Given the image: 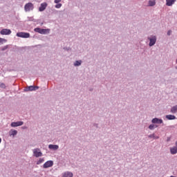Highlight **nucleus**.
<instances>
[{
	"mask_svg": "<svg viewBox=\"0 0 177 177\" xmlns=\"http://www.w3.org/2000/svg\"><path fill=\"white\" fill-rule=\"evenodd\" d=\"M157 127L158 126L152 124L149 126V129H150L151 131H153L154 128H157Z\"/></svg>",
	"mask_w": 177,
	"mask_h": 177,
	"instance_id": "4be33fe9",
	"label": "nucleus"
},
{
	"mask_svg": "<svg viewBox=\"0 0 177 177\" xmlns=\"http://www.w3.org/2000/svg\"><path fill=\"white\" fill-rule=\"evenodd\" d=\"M148 6H156V0H149L148 1Z\"/></svg>",
	"mask_w": 177,
	"mask_h": 177,
	"instance_id": "6ab92c4d",
	"label": "nucleus"
},
{
	"mask_svg": "<svg viewBox=\"0 0 177 177\" xmlns=\"http://www.w3.org/2000/svg\"><path fill=\"white\" fill-rule=\"evenodd\" d=\"M45 161V159L44 158H39V160L37 162V165H39V164H42Z\"/></svg>",
	"mask_w": 177,
	"mask_h": 177,
	"instance_id": "5701e85b",
	"label": "nucleus"
},
{
	"mask_svg": "<svg viewBox=\"0 0 177 177\" xmlns=\"http://www.w3.org/2000/svg\"><path fill=\"white\" fill-rule=\"evenodd\" d=\"M48 6V3L44 2V3H42L41 5H40V7L39 8V12H44V10H45V9H46Z\"/></svg>",
	"mask_w": 177,
	"mask_h": 177,
	"instance_id": "9b49d317",
	"label": "nucleus"
},
{
	"mask_svg": "<svg viewBox=\"0 0 177 177\" xmlns=\"http://www.w3.org/2000/svg\"><path fill=\"white\" fill-rule=\"evenodd\" d=\"M71 48L70 47H64V50H66L67 52H68V50H71Z\"/></svg>",
	"mask_w": 177,
	"mask_h": 177,
	"instance_id": "cd10ccee",
	"label": "nucleus"
},
{
	"mask_svg": "<svg viewBox=\"0 0 177 177\" xmlns=\"http://www.w3.org/2000/svg\"><path fill=\"white\" fill-rule=\"evenodd\" d=\"M50 167H53V160H48L43 165V168L44 169L50 168Z\"/></svg>",
	"mask_w": 177,
	"mask_h": 177,
	"instance_id": "1a4fd4ad",
	"label": "nucleus"
},
{
	"mask_svg": "<svg viewBox=\"0 0 177 177\" xmlns=\"http://www.w3.org/2000/svg\"><path fill=\"white\" fill-rule=\"evenodd\" d=\"M0 34L1 35H10L12 34V30L10 29L4 28L0 31Z\"/></svg>",
	"mask_w": 177,
	"mask_h": 177,
	"instance_id": "0eeeda50",
	"label": "nucleus"
},
{
	"mask_svg": "<svg viewBox=\"0 0 177 177\" xmlns=\"http://www.w3.org/2000/svg\"><path fill=\"white\" fill-rule=\"evenodd\" d=\"M24 122L23 121L12 122L10 124V127L15 128L16 127H21Z\"/></svg>",
	"mask_w": 177,
	"mask_h": 177,
	"instance_id": "6e6552de",
	"label": "nucleus"
},
{
	"mask_svg": "<svg viewBox=\"0 0 177 177\" xmlns=\"http://www.w3.org/2000/svg\"><path fill=\"white\" fill-rule=\"evenodd\" d=\"M0 88L1 89H5L6 88V85H5V83L0 82Z\"/></svg>",
	"mask_w": 177,
	"mask_h": 177,
	"instance_id": "b1692460",
	"label": "nucleus"
},
{
	"mask_svg": "<svg viewBox=\"0 0 177 177\" xmlns=\"http://www.w3.org/2000/svg\"><path fill=\"white\" fill-rule=\"evenodd\" d=\"M6 41H7L6 39H3V38L0 37V45L3 44V42H6Z\"/></svg>",
	"mask_w": 177,
	"mask_h": 177,
	"instance_id": "a878e982",
	"label": "nucleus"
},
{
	"mask_svg": "<svg viewBox=\"0 0 177 177\" xmlns=\"http://www.w3.org/2000/svg\"><path fill=\"white\" fill-rule=\"evenodd\" d=\"M82 64V60H77L74 62L73 66L75 67H80Z\"/></svg>",
	"mask_w": 177,
	"mask_h": 177,
	"instance_id": "dca6fc26",
	"label": "nucleus"
},
{
	"mask_svg": "<svg viewBox=\"0 0 177 177\" xmlns=\"http://www.w3.org/2000/svg\"><path fill=\"white\" fill-rule=\"evenodd\" d=\"M38 89H39V86H29L24 88V92H30L32 91H37Z\"/></svg>",
	"mask_w": 177,
	"mask_h": 177,
	"instance_id": "20e7f679",
	"label": "nucleus"
},
{
	"mask_svg": "<svg viewBox=\"0 0 177 177\" xmlns=\"http://www.w3.org/2000/svg\"><path fill=\"white\" fill-rule=\"evenodd\" d=\"M175 68L177 70V66H176Z\"/></svg>",
	"mask_w": 177,
	"mask_h": 177,
	"instance_id": "f704fd0d",
	"label": "nucleus"
},
{
	"mask_svg": "<svg viewBox=\"0 0 177 177\" xmlns=\"http://www.w3.org/2000/svg\"><path fill=\"white\" fill-rule=\"evenodd\" d=\"M62 4L60 3H57V4L55 5V8H56L57 9H60V8H62Z\"/></svg>",
	"mask_w": 177,
	"mask_h": 177,
	"instance_id": "393cba45",
	"label": "nucleus"
},
{
	"mask_svg": "<svg viewBox=\"0 0 177 177\" xmlns=\"http://www.w3.org/2000/svg\"><path fill=\"white\" fill-rule=\"evenodd\" d=\"M175 2L176 0H166V5L167 6H172Z\"/></svg>",
	"mask_w": 177,
	"mask_h": 177,
	"instance_id": "ddd939ff",
	"label": "nucleus"
},
{
	"mask_svg": "<svg viewBox=\"0 0 177 177\" xmlns=\"http://www.w3.org/2000/svg\"><path fill=\"white\" fill-rule=\"evenodd\" d=\"M171 34H172V30H168V32H167V35H171Z\"/></svg>",
	"mask_w": 177,
	"mask_h": 177,
	"instance_id": "c756f323",
	"label": "nucleus"
},
{
	"mask_svg": "<svg viewBox=\"0 0 177 177\" xmlns=\"http://www.w3.org/2000/svg\"><path fill=\"white\" fill-rule=\"evenodd\" d=\"M73 174L71 171H65L62 174V177H73Z\"/></svg>",
	"mask_w": 177,
	"mask_h": 177,
	"instance_id": "f8f14e48",
	"label": "nucleus"
},
{
	"mask_svg": "<svg viewBox=\"0 0 177 177\" xmlns=\"http://www.w3.org/2000/svg\"><path fill=\"white\" fill-rule=\"evenodd\" d=\"M165 118L167 120H176V116L174 115H167Z\"/></svg>",
	"mask_w": 177,
	"mask_h": 177,
	"instance_id": "a211bd4d",
	"label": "nucleus"
},
{
	"mask_svg": "<svg viewBox=\"0 0 177 177\" xmlns=\"http://www.w3.org/2000/svg\"><path fill=\"white\" fill-rule=\"evenodd\" d=\"M21 129H27V127L24 126V127H21Z\"/></svg>",
	"mask_w": 177,
	"mask_h": 177,
	"instance_id": "7c9ffc66",
	"label": "nucleus"
},
{
	"mask_svg": "<svg viewBox=\"0 0 177 177\" xmlns=\"http://www.w3.org/2000/svg\"><path fill=\"white\" fill-rule=\"evenodd\" d=\"M148 138H151H151H153V139H159L160 137L156 136L155 133H153V134L149 135V136H148Z\"/></svg>",
	"mask_w": 177,
	"mask_h": 177,
	"instance_id": "412c9836",
	"label": "nucleus"
},
{
	"mask_svg": "<svg viewBox=\"0 0 177 177\" xmlns=\"http://www.w3.org/2000/svg\"><path fill=\"white\" fill-rule=\"evenodd\" d=\"M170 111H171V113H172V114L176 113V111H177V105H176V106L171 107Z\"/></svg>",
	"mask_w": 177,
	"mask_h": 177,
	"instance_id": "aec40b11",
	"label": "nucleus"
},
{
	"mask_svg": "<svg viewBox=\"0 0 177 177\" xmlns=\"http://www.w3.org/2000/svg\"><path fill=\"white\" fill-rule=\"evenodd\" d=\"M54 2L55 3H60V2H62V0H55Z\"/></svg>",
	"mask_w": 177,
	"mask_h": 177,
	"instance_id": "c85d7f7f",
	"label": "nucleus"
},
{
	"mask_svg": "<svg viewBox=\"0 0 177 177\" xmlns=\"http://www.w3.org/2000/svg\"><path fill=\"white\" fill-rule=\"evenodd\" d=\"M176 147H177V141L175 142Z\"/></svg>",
	"mask_w": 177,
	"mask_h": 177,
	"instance_id": "473e14b6",
	"label": "nucleus"
},
{
	"mask_svg": "<svg viewBox=\"0 0 177 177\" xmlns=\"http://www.w3.org/2000/svg\"><path fill=\"white\" fill-rule=\"evenodd\" d=\"M170 153L171 154H176L177 153V147H173L171 148H170Z\"/></svg>",
	"mask_w": 177,
	"mask_h": 177,
	"instance_id": "2eb2a0df",
	"label": "nucleus"
},
{
	"mask_svg": "<svg viewBox=\"0 0 177 177\" xmlns=\"http://www.w3.org/2000/svg\"><path fill=\"white\" fill-rule=\"evenodd\" d=\"M10 136H16L17 135V130L11 129L9 132Z\"/></svg>",
	"mask_w": 177,
	"mask_h": 177,
	"instance_id": "f3484780",
	"label": "nucleus"
},
{
	"mask_svg": "<svg viewBox=\"0 0 177 177\" xmlns=\"http://www.w3.org/2000/svg\"><path fill=\"white\" fill-rule=\"evenodd\" d=\"M152 124H162L164 122L162 119H159L158 118H154L151 120Z\"/></svg>",
	"mask_w": 177,
	"mask_h": 177,
	"instance_id": "9d476101",
	"label": "nucleus"
},
{
	"mask_svg": "<svg viewBox=\"0 0 177 177\" xmlns=\"http://www.w3.org/2000/svg\"><path fill=\"white\" fill-rule=\"evenodd\" d=\"M33 156L38 158V157H42V152L39 148H35L32 150Z\"/></svg>",
	"mask_w": 177,
	"mask_h": 177,
	"instance_id": "7ed1b4c3",
	"label": "nucleus"
},
{
	"mask_svg": "<svg viewBox=\"0 0 177 177\" xmlns=\"http://www.w3.org/2000/svg\"><path fill=\"white\" fill-rule=\"evenodd\" d=\"M8 48H9L8 46H3V47L1 48V50H2V51L6 50V49H8Z\"/></svg>",
	"mask_w": 177,
	"mask_h": 177,
	"instance_id": "bb28decb",
	"label": "nucleus"
},
{
	"mask_svg": "<svg viewBox=\"0 0 177 177\" xmlns=\"http://www.w3.org/2000/svg\"><path fill=\"white\" fill-rule=\"evenodd\" d=\"M34 31H35V32H39V34H49L50 30V29H42L41 28H36L34 29Z\"/></svg>",
	"mask_w": 177,
	"mask_h": 177,
	"instance_id": "f03ea898",
	"label": "nucleus"
},
{
	"mask_svg": "<svg viewBox=\"0 0 177 177\" xmlns=\"http://www.w3.org/2000/svg\"><path fill=\"white\" fill-rule=\"evenodd\" d=\"M90 91H93V89H92V88H91V89H90Z\"/></svg>",
	"mask_w": 177,
	"mask_h": 177,
	"instance_id": "c9c22d12",
	"label": "nucleus"
},
{
	"mask_svg": "<svg viewBox=\"0 0 177 177\" xmlns=\"http://www.w3.org/2000/svg\"><path fill=\"white\" fill-rule=\"evenodd\" d=\"M94 126L96 127V128H97L98 124H94Z\"/></svg>",
	"mask_w": 177,
	"mask_h": 177,
	"instance_id": "2f4dec72",
	"label": "nucleus"
},
{
	"mask_svg": "<svg viewBox=\"0 0 177 177\" xmlns=\"http://www.w3.org/2000/svg\"><path fill=\"white\" fill-rule=\"evenodd\" d=\"M48 149H50V150H57L59 149V145H48Z\"/></svg>",
	"mask_w": 177,
	"mask_h": 177,
	"instance_id": "4468645a",
	"label": "nucleus"
},
{
	"mask_svg": "<svg viewBox=\"0 0 177 177\" xmlns=\"http://www.w3.org/2000/svg\"><path fill=\"white\" fill-rule=\"evenodd\" d=\"M148 39L149 41V46H154L156 43L157 42V37L155 35H151V37H148Z\"/></svg>",
	"mask_w": 177,
	"mask_h": 177,
	"instance_id": "f257e3e1",
	"label": "nucleus"
},
{
	"mask_svg": "<svg viewBox=\"0 0 177 177\" xmlns=\"http://www.w3.org/2000/svg\"><path fill=\"white\" fill-rule=\"evenodd\" d=\"M1 142H2V138H0V143H1Z\"/></svg>",
	"mask_w": 177,
	"mask_h": 177,
	"instance_id": "72a5a7b5",
	"label": "nucleus"
},
{
	"mask_svg": "<svg viewBox=\"0 0 177 177\" xmlns=\"http://www.w3.org/2000/svg\"><path fill=\"white\" fill-rule=\"evenodd\" d=\"M34 9V4L32 3H28L24 6L25 12H30V10H32Z\"/></svg>",
	"mask_w": 177,
	"mask_h": 177,
	"instance_id": "39448f33",
	"label": "nucleus"
},
{
	"mask_svg": "<svg viewBox=\"0 0 177 177\" xmlns=\"http://www.w3.org/2000/svg\"><path fill=\"white\" fill-rule=\"evenodd\" d=\"M17 37H19L20 38H30V33L24 32H17Z\"/></svg>",
	"mask_w": 177,
	"mask_h": 177,
	"instance_id": "423d86ee",
	"label": "nucleus"
}]
</instances>
